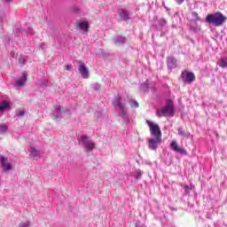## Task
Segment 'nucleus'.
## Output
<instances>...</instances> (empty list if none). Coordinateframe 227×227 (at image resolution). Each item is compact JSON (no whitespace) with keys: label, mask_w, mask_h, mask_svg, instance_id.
Wrapping results in <instances>:
<instances>
[{"label":"nucleus","mask_w":227,"mask_h":227,"mask_svg":"<svg viewBox=\"0 0 227 227\" xmlns=\"http://www.w3.org/2000/svg\"><path fill=\"white\" fill-rule=\"evenodd\" d=\"M79 145H82V148H84L86 153L90 152H93V149L95 148V143H93L91 140L88 139V136L84 135L78 138Z\"/></svg>","instance_id":"nucleus-5"},{"label":"nucleus","mask_w":227,"mask_h":227,"mask_svg":"<svg viewBox=\"0 0 227 227\" xmlns=\"http://www.w3.org/2000/svg\"><path fill=\"white\" fill-rule=\"evenodd\" d=\"M146 123L150 129L151 136L153 137L148 139V146L150 150H157L159 145L162 143V131H160L159 124L151 121H146Z\"/></svg>","instance_id":"nucleus-1"},{"label":"nucleus","mask_w":227,"mask_h":227,"mask_svg":"<svg viewBox=\"0 0 227 227\" xmlns=\"http://www.w3.org/2000/svg\"><path fill=\"white\" fill-rule=\"evenodd\" d=\"M193 17H196L197 18V20H200V16L198 15V12H193L192 13Z\"/></svg>","instance_id":"nucleus-30"},{"label":"nucleus","mask_w":227,"mask_h":227,"mask_svg":"<svg viewBox=\"0 0 227 227\" xmlns=\"http://www.w3.org/2000/svg\"><path fill=\"white\" fill-rule=\"evenodd\" d=\"M127 42V38L118 35L115 39H114V43L115 45H123V43H125Z\"/></svg>","instance_id":"nucleus-18"},{"label":"nucleus","mask_w":227,"mask_h":227,"mask_svg":"<svg viewBox=\"0 0 227 227\" xmlns=\"http://www.w3.org/2000/svg\"><path fill=\"white\" fill-rule=\"evenodd\" d=\"M8 130V126L6 124H0V134H4Z\"/></svg>","instance_id":"nucleus-24"},{"label":"nucleus","mask_w":227,"mask_h":227,"mask_svg":"<svg viewBox=\"0 0 227 227\" xmlns=\"http://www.w3.org/2000/svg\"><path fill=\"white\" fill-rule=\"evenodd\" d=\"M177 4H182L185 0H175Z\"/></svg>","instance_id":"nucleus-31"},{"label":"nucleus","mask_w":227,"mask_h":227,"mask_svg":"<svg viewBox=\"0 0 227 227\" xmlns=\"http://www.w3.org/2000/svg\"><path fill=\"white\" fill-rule=\"evenodd\" d=\"M40 86H41L42 88H43L44 86H47V82H46V80H43V81L41 82V83H40Z\"/></svg>","instance_id":"nucleus-29"},{"label":"nucleus","mask_w":227,"mask_h":227,"mask_svg":"<svg viewBox=\"0 0 227 227\" xmlns=\"http://www.w3.org/2000/svg\"><path fill=\"white\" fill-rule=\"evenodd\" d=\"M29 156L34 159V160H38L42 157V153L38 150V146H31L29 150Z\"/></svg>","instance_id":"nucleus-9"},{"label":"nucleus","mask_w":227,"mask_h":227,"mask_svg":"<svg viewBox=\"0 0 227 227\" xmlns=\"http://www.w3.org/2000/svg\"><path fill=\"white\" fill-rule=\"evenodd\" d=\"M112 104L114 107H118L120 112H119V116L122 118L124 121H129V110L127 109V102L121 101V98H115L113 101Z\"/></svg>","instance_id":"nucleus-2"},{"label":"nucleus","mask_w":227,"mask_h":227,"mask_svg":"<svg viewBox=\"0 0 227 227\" xmlns=\"http://www.w3.org/2000/svg\"><path fill=\"white\" fill-rule=\"evenodd\" d=\"M70 68H72V67H70V65H67L65 67V70L70 71Z\"/></svg>","instance_id":"nucleus-32"},{"label":"nucleus","mask_w":227,"mask_h":227,"mask_svg":"<svg viewBox=\"0 0 227 227\" xmlns=\"http://www.w3.org/2000/svg\"><path fill=\"white\" fill-rule=\"evenodd\" d=\"M119 17L124 21L130 20V13H129V11L125 9H121L119 11Z\"/></svg>","instance_id":"nucleus-12"},{"label":"nucleus","mask_w":227,"mask_h":227,"mask_svg":"<svg viewBox=\"0 0 227 227\" xmlns=\"http://www.w3.org/2000/svg\"><path fill=\"white\" fill-rule=\"evenodd\" d=\"M178 136H181V137H185L186 139H189L191 137V132L184 130L183 128L177 129Z\"/></svg>","instance_id":"nucleus-16"},{"label":"nucleus","mask_w":227,"mask_h":227,"mask_svg":"<svg viewBox=\"0 0 227 227\" xmlns=\"http://www.w3.org/2000/svg\"><path fill=\"white\" fill-rule=\"evenodd\" d=\"M0 162L2 164L3 171L6 172V171H10V169H12V164H10V162H8V159H6V157L0 155Z\"/></svg>","instance_id":"nucleus-10"},{"label":"nucleus","mask_w":227,"mask_h":227,"mask_svg":"<svg viewBox=\"0 0 227 227\" xmlns=\"http://www.w3.org/2000/svg\"><path fill=\"white\" fill-rule=\"evenodd\" d=\"M170 148L171 150H173V152H176V153H180V155H187V151L178 146V144L176 143V141H172L170 143Z\"/></svg>","instance_id":"nucleus-8"},{"label":"nucleus","mask_w":227,"mask_h":227,"mask_svg":"<svg viewBox=\"0 0 227 227\" xmlns=\"http://www.w3.org/2000/svg\"><path fill=\"white\" fill-rule=\"evenodd\" d=\"M17 116L22 117L26 115V111H18L16 112Z\"/></svg>","instance_id":"nucleus-27"},{"label":"nucleus","mask_w":227,"mask_h":227,"mask_svg":"<svg viewBox=\"0 0 227 227\" xmlns=\"http://www.w3.org/2000/svg\"><path fill=\"white\" fill-rule=\"evenodd\" d=\"M77 63H79V65H80L78 67L79 74H81V75H82V77H83V79H88V77H90V72L88 71V67L82 61H77Z\"/></svg>","instance_id":"nucleus-7"},{"label":"nucleus","mask_w":227,"mask_h":227,"mask_svg":"<svg viewBox=\"0 0 227 227\" xmlns=\"http://www.w3.org/2000/svg\"><path fill=\"white\" fill-rule=\"evenodd\" d=\"M217 65H219L221 68H227V58H222L217 62Z\"/></svg>","instance_id":"nucleus-19"},{"label":"nucleus","mask_w":227,"mask_h":227,"mask_svg":"<svg viewBox=\"0 0 227 227\" xmlns=\"http://www.w3.org/2000/svg\"><path fill=\"white\" fill-rule=\"evenodd\" d=\"M27 82V73H22V76L16 82L17 86L22 87Z\"/></svg>","instance_id":"nucleus-15"},{"label":"nucleus","mask_w":227,"mask_h":227,"mask_svg":"<svg viewBox=\"0 0 227 227\" xmlns=\"http://www.w3.org/2000/svg\"><path fill=\"white\" fill-rule=\"evenodd\" d=\"M4 3H10L12 0H4Z\"/></svg>","instance_id":"nucleus-34"},{"label":"nucleus","mask_w":227,"mask_h":227,"mask_svg":"<svg viewBox=\"0 0 227 227\" xmlns=\"http://www.w3.org/2000/svg\"><path fill=\"white\" fill-rule=\"evenodd\" d=\"M63 116L61 115V106L57 105L55 106V111L53 112V120H56L57 121L61 120Z\"/></svg>","instance_id":"nucleus-13"},{"label":"nucleus","mask_w":227,"mask_h":227,"mask_svg":"<svg viewBox=\"0 0 227 227\" xmlns=\"http://www.w3.org/2000/svg\"><path fill=\"white\" fill-rule=\"evenodd\" d=\"M184 192H186V194H190L191 191H192V184L187 185L185 184L184 186Z\"/></svg>","instance_id":"nucleus-23"},{"label":"nucleus","mask_w":227,"mask_h":227,"mask_svg":"<svg viewBox=\"0 0 227 227\" xmlns=\"http://www.w3.org/2000/svg\"><path fill=\"white\" fill-rule=\"evenodd\" d=\"M166 26H168V20H166L164 18H161L158 20V27L153 25V27H154L156 31H162V28L166 27Z\"/></svg>","instance_id":"nucleus-11"},{"label":"nucleus","mask_w":227,"mask_h":227,"mask_svg":"<svg viewBox=\"0 0 227 227\" xmlns=\"http://www.w3.org/2000/svg\"><path fill=\"white\" fill-rule=\"evenodd\" d=\"M90 27V24L88 21H82L78 25V28L81 29L82 31H84L85 33H88V29Z\"/></svg>","instance_id":"nucleus-17"},{"label":"nucleus","mask_w":227,"mask_h":227,"mask_svg":"<svg viewBox=\"0 0 227 227\" xmlns=\"http://www.w3.org/2000/svg\"><path fill=\"white\" fill-rule=\"evenodd\" d=\"M181 77L184 84H191V82H194V81H196V76L194 75V73L187 71H184L181 74Z\"/></svg>","instance_id":"nucleus-6"},{"label":"nucleus","mask_w":227,"mask_h":227,"mask_svg":"<svg viewBox=\"0 0 227 227\" xmlns=\"http://www.w3.org/2000/svg\"><path fill=\"white\" fill-rule=\"evenodd\" d=\"M175 113V105H173V100L167 99L166 100V106L161 108L160 111L156 113L157 116H166V114H169L170 116H173Z\"/></svg>","instance_id":"nucleus-4"},{"label":"nucleus","mask_w":227,"mask_h":227,"mask_svg":"<svg viewBox=\"0 0 227 227\" xmlns=\"http://www.w3.org/2000/svg\"><path fill=\"white\" fill-rule=\"evenodd\" d=\"M5 109H10V103L4 101L0 105V113H3V111H4Z\"/></svg>","instance_id":"nucleus-21"},{"label":"nucleus","mask_w":227,"mask_h":227,"mask_svg":"<svg viewBox=\"0 0 227 227\" xmlns=\"http://www.w3.org/2000/svg\"><path fill=\"white\" fill-rule=\"evenodd\" d=\"M205 20L207 24H213L215 27H219L226 22V17L223 15L221 12H217L215 13L207 14Z\"/></svg>","instance_id":"nucleus-3"},{"label":"nucleus","mask_w":227,"mask_h":227,"mask_svg":"<svg viewBox=\"0 0 227 227\" xmlns=\"http://www.w3.org/2000/svg\"><path fill=\"white\" fill-rule=\"evenodd\" d=\"M134 176H135L136 180H139V178H141V176H143V172L141 171V169H137Z\"/></svg>","instance_id":"nucleus-22"},{"label":"nucleus","mask_w":227,"mask_h":227,"mask_svg":"<svg viewBox=\"0 0 227 227\" xmlns=\"http://www.w3.org/2000/svg\"><path fill=\"white\" fill-rule=\"evenodd\" d=\"M136 227H143V224H141V223H137V224H136Z\"/></svg>","instance_id":"nucleus-33"},{"label":"nucleus","mask_w":227,"mask_h":227,"mask_svg":"<svg viewBox=\"0 0 227 227\" xmlns=\"http://www.w3.org/2000/svg\"><path fill=\"white\" fill-rule=\"evenodd\" d=\"M18 61L20 67H24V65H26V62L27 61V56L20 55Z\"/></svg>","instance_id":"nucleus-20"},{"label":"nucleus","mask_w":227,"mask_h":227,"mask_svg":"<svg viewBox=\"0 0 227 227\" xmlns=\"http://www.w3.org/2000/svg\"><path fill=\"white\" fill-rule=\"evenodd\" d=\"M91 86H92V90H95V91H98V90H100L101 88V85L99 83H94Z\"/></svg>","instance_id":"nucleus-26"},{"label":"nucleus","mask_w":227,"mask_h":227,"mask_svg":"<svg viewBox=\"0 0 227 227\" xmlns=\"http://www.w3.org/2000/svg\"><path fill=\"white\" fill-rule=\"evenodd\" d=\"M0 22H3V18H0Z\"/></svg>","instance_id":"nucleus-35"},{"label":"nucleus","mask_w":227,"mask_h":227,"mask_svg":"<svg viewBox=\"0 0 227 227\" xmlns=\"http://www.w3.org/2000/svg\"><path fill=\"white\" fill-rule=\"evenodd\" d=\"M29 226H31V223H29L27 221V222H21L19 225V227H29Z\"/></svg>","instance_id":"nucleus-25"},{"label":"nucleus","mask_w":227,"mask_h":227,"mask_svg":"<svg viewBox=\"0 0 227 227\" xmlns=\"http://www.w3.org/2000/svg\"><path fill=\"white\" fill-rule=\"evenodd\" d=\"M131 107H139V103L137 101H133L130 103Z\"/></svg>","instance_id":"nucleus-28"},{"label":"nucleus","mask_w":227,"mask_h":227,"mask_svg":"<svg viewBox=\"0 0 227 227\" xmlns=\"http://www.w3.org/2000/svg\"><path fill=\"white\" fill-rule=\"evenodd\" d=\"M168 68L173 70V68H176V59L175 57L170 56L167 59Z\"/></svg>","instance_id":"nucleus-14"}]
</instances>
